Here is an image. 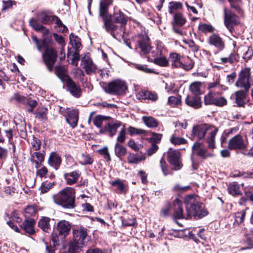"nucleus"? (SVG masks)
Here are the masks:
<instances>
[{
  "mask_svg": "<svg viewBox=\"0 0 253 253\" xmlns=\"http://www.w3.org/2000/svg\"><path fill=\"white\" fill-rule=\"evenodd\" d=\"M218 130V128L214 126L202 124L193 126L192 135L199 140H201L204 139L207 135L206 140L209 144L208 147L211 149H213L215 147V135Z\"/></svg>",
  "mask_w": 253,
  "mask_h": 253,
  "instance_id": "nucleus-4",
  "label": "nucleus"
},
{
  "mask_svg": "<svg viewBox=\"0 0 253 253\" xmlns=\"http://www.w3.org/2000/svg\"><path fill=\"white\" fill-rule=\"evenodd\" d=\"M3 6L2 10H4L11 8L13 5L16 4V2L14 0H9L6 1H3Z\"/></svg>",
  "mask_w": 253,
  "mask_h": 253,
  "instance_id": "nucleus-64",
  "label": "nucleus"
},
{
  "mask_svg": "<svg viewBox=\"0 0 253 253\" xmlns=\"http://www.w3.org/2000/svg\"><path fill=\"white\" fill-rule=\"evenodd\" d=\"M128 131L130 135L133 136L135 135H146L147 131L143 129L138 128L135 127L129 126L128 127Z\"/></svg>",
  "mask_w": 253,
  "mask_h": 253,
  "instance_id": "nucleus-44",
  "label": "nucleus"
},
{
  "mask_svg": "<svg viewBox=\"0 0 253 253\" xmlns=\"http://www.w3.org/2000/svg\"><path fill=\"white\" fill-rule=\"evenodd\" d=\"M113 18L116 23L125 25L127 22V18L125 16L124 14L120 11L115 12Z\"/></svg>",
  "mask_w": 253,
  "mask_h": 253,
  "instance_id": "nucleus-36",
  "label": "nucleus"
},
{
  "mask_svg": "<svg viewBox=\"0 0 253 253\" xmlns=\"http://www.w3.org/2000/svg\"><path fill=\"white\" fill-rule=\"evenodd\" d=\"M47 111V109L45 108H41L38 109L37 111L35 113L36 118L40 120L46 119Z\"/></svg>",
  "mask_w": 253,
  "mask_h": 253,
  "instance_id": "nucleus-52",
  "label": "nucleus"
},
{
  "mask_svg": "<svg viewBox=\"0 0 253 253\" xmlns=\"http://www.w3.org/2000/svg\"><path fill=\"white\" fill-rule=\"evenodd\" d=\"M198 29L200 31L204 33H211L214 30V28L211 25L207 24H201L199 25Z\"/></svg>",
  "mask_w": 253,
  "mask_h": 253,
  "instance_id": "nucleus-51",
  "label": "nucleus"
},
{
  "mask_svg": "<svg viewBox=\"0 0 253 253\" xmlns=\"http://www.w3.org/2000/svg\"><path fill=\"white\" fill-rule=\"evenodd\" d=\"M228 1L230 3L231 8L235 9L239 13H240L241 0H228Z\"/></svg>",
  "mask_w": 253,
  "mask_h": 253,
  "instance_id": "nucleus-58",
  "label": "nucleus"
},
{
  "mask_svg": "<svg viewBox=\"0 0 253 253\" xmlns=\"http://www.w3.org/2000/svg\"><path fill=\"white\" fill-rule=\"evenodd\" d=\"M78 112L77 110H71L68 112V117L66 121L72 127L77 126L78 121Z\"/></svg>",
  "mask_w": 253,
  "mask_h": 253,
  "instance_id": "nucleus-26",
  "label": "nucleus"
},
{
  "mask_svg": "<svg viewBox=\"0 0 253 253\" xmlns=\"http://www.w3.org/2000/svg\"><path fill=\"white\" fill-rule=\"evenodd\" d=\"M154 63L160 66L166 67L169 65V60L165 57H160L154 59Z\"/></svg>",
  "mask_w": 253,
  "mask_h": 253,
  "instance_id": "nucleus-53",
  "label": "nucleus"
},
{
  "mask_svg": "<svg viewBox=\"0 0 253 253\" xmlns=\"http://www.w3.org/2000/svg\"><path fill=\"white\" fill-rule=\"evenodd\" d=\"M168 161L174 170H178L182 168L180 160V153L179 151L169 149L167 152Z\"/></svg>",
  "mask_w": 253,
  "mask_h": 253,
  "instance_id": "nucleus-10",
  "label": "nucleus"
},
{
  "mask_svg": "<svg viewBox=\"0 0 253 253\" xmlns=\"http://www.w3.org/2000/svg\"><path fill=\"white\" fill-rule=\"evenodd\" d=\"M83 68L88 74L95 73L97 69L96 66L93 64L91 59L88 55H85L82 59Z\"/></svg>",
  "mask_w": 253,
  "mask_h": 253,
  "instance_id": "nucleus-16",
  "label": "nucleus"
},
{
  "mask_svg": "<svg viewBox=\"0 0 253 253\" xmlns=\"http://www.w3.org/2000/svg\"><path fill=\"white\" fill-rule=\"evenodd\" d=\"M54 202L64 208L73 209L75 207V190L66 187L52 196Z\"/></svg>",
  "mask_w": 253,
  "mask_h": 253,
  "instance_id": "nucleus-5",
  "label": "nucleus"
},
{
  "mask_svg": "<svg viewBox=\"0 0 253 253\" xmlns=\"http://www.w3.org/2000/svg\"><path fill=\"white\" fill-rule=\"evenodd\" d=\"M111 184L114 187H116L117 189L119 190L120 193H122L125 189L124 184H123L122 181L119 179L112 181L111 183Z\"/></svg>",
  "mask_w": 253,
  "mask_h": 253,
  "instance_id": "nucleus-57",
  "label": "nucleus"
},
{
  "mask_svg": "<svg viewBox=\"0 0 253 253\" xmlns=\"http://www.w3.org/2000/svg\"><path fill=\"white\" fill-rule=\"evenodd\" d=\"M251 69L250 68L243 69L239 74L238 80L235 85L239 87L244 88L246 91H248L251 87L249 79L251 77Z\"/></svg>",
  "mask_w": 253,
  "mask_h": 253,
  "instance_id": "nucleus-9",
  "label": "nucleus"
},
{
  "mask_svg": "<svg viewBox=\"0 0 253 253\" xmlns=\"http://www.w3.org/2000/svg\"><path fill=\"white\" fill-rule=\"evenodd\" d=\"M228 191L229 193L233 196L240 195L242 194L239 184L236 182H233L229 184L228 187Z\"/></svg>",
  "mask_w": 253,
  "mask_h": 253,
  "instance_id": "nucleus-37",
  "label": "nucleus"
},
{
  "mask_svg": "<svg viewBox=\"0 0 253 253\" xmlns=\"http://www.w3.org/2000/svg\"><path fill=\"white\" fill-rule=\"evenodd\" d=\"M136 97L138 99H148L152 101H156L159 96L157 93L147 90H141L136 94Z\"/></svg>",
  "mask_w": 253,
  "mask_h": 253,
  "instance_id": "nucleus-18",
  "label": "nucleus"
},
{
  "mask_svg": "<svg viewBox=\"0 0 253 253\" xmlns=\"http://www.w3.org/2000/svg\"><path fill=\"white\" fill-rule=\"evenodd\" d=\"M242 50L244 52L243 57L246 60L250 59L253 55V50L251 48L245 47L242 48Z\"/></svg>",
  "mask_w": 253,
  "mask_h": 253,
  "instance_id": "nucleus-55",
  "label": "nucleus"
},
{
  "mask_svg": "<svg viewBox=\"0 0 253 253\" xmlns=\"http://www.w3.org/2000/svg\"><path fill=\"white\" fill-rule=\"evenodd\" d=\"M68 90L73 96L79 97L82 94V90L79 85H77L71 79H68L65 83Z\"/></svg>",
  "mask_w": 253,
  "mask_h": 253,
  "instance_id": "nucleus-19",
  "label": "nucleus"
},
{
  "mask_svg": "<svg viewBox=\"0 0 253 253\" xmlns=\"http://www.w3.org/2000/svg\"><path fill=\"white\" fill-rule=\"evenodd\" d=\"M93 162V159L87 154L83 153L79 157V163L82 165H91Z\"/></svg>",
  "mask_w": 253,
  "mask_h": 253,
  "instance_id": "nucleus-42",
  "label": "nucleus"
},
{
  "mask_svg": "<svg viewBox=\"0 0 253 253\" xmlns=\"http://www.w3.org/2000/svg\"><path fill=\"white\" fill-rule=\"evenodd\" d=\"M193 152L203 159L211 157L212 154L207 152V149L203 144L195 142L192 146Z\"/></svg>",
  "mask_w": 253,
  "mask_h": 253,
  "instance_id": "nucleus-14",
  "label": "nucleus"
},
{
  "mask_svg": "<svg viewBox=\"0 0 253 253\" xmlns=\"http://www.w3.org/2000/svg\"><path fill=\"white\" fill-rule=\"evenodd\" d=\"M127 145L134 151H138L142 148L141 144L135 142L133 139H130L127 142Z\"/></svg>",
  "mask_w": 253,
  "mask_h": 253,
  "instance_id": "nucleus-62",
  "label": "nucleus"
},
{
  "mask_svg": "<svg viewBox=\"0 0 253 253\" xmlns=\"http://www.w3.org/2000/svg\"><path fill=\"white\" fill-rule=\"evenodd\" d=\"M71 229L69 222L66 220H61L57 223V230L61 235L67 236Z\"/></svg>",
  "mask_w": 253,
  "mask_h": 253,
  "instance_id": "nucleus-23",
  "label": "nucleus"
},
{
  "mask_svg": "<svg viewBox=\"0 0 253 253\" xmlns=\"http://www.w3.org/2000/svg\"><path fill=\"white\" fill-rule=\"evenodd\" d=\"M81 175V171L76 170L65 173L64 174V177L66 180V183L71 185L76 183L78 181Z\"/></svg>",
  "mask_w": 253,
  "mask_h": 253,
  "instance_id": "nucleus-20",
  "label": "nucleus"
},
{
  "mask_svg": "<svg viewBox=\"0 0 253 253\" xmlns=\"http://www.w3.org/2000/svg\"><path fill=\"white\" fill-rule=\"evenodd\" d=\"M146 159L145 154H132L127 157V161L129 164H138Z\"/></svg>",
  "mask_w": 253,
  "mask_h": 253,
  "instance_id": "nucleus-32",
  "label": "nucleus"
},
{
  "mask_svg": "<svg viewBox=\"0 0 253 253\" xmlns=\"http://www.w3.org/2000/svg\"><path fill=\"white\" fill-rule=\"evenodd\" d=\"M83 247V245L73 239L68 244V251H64L62 253H78Z\"/></svg>",
  "mask_w": 253,
  "mask_h": 253,
  "instance_id": "nucleus-27",
  "label": "nucleus"
},
{
  "mask_svg": "<svg viewBox=\"0 0 253 253\" xmlns=\"http://www.w3.org/2000/svg\"><path fill=\"white\" fill-rule=\"evenodd\" d=\"M36 206L34 205H29L25 209L24 215L25 217L28 218L35 215L36 213Z\"/></svg>",
  "mask_w": 253,
  "mask_h": 253,
  "instance_id": "nucleus-46",
  "label": "nucleus"
},
{
  "mask_svg": "<svg viewBox=\"0 0 253 253\" xmlns=\"http://www.w3.org/2000/svg\"><path fill=\"white\" fill-rule=\"evenodd\" d=\"M169 141L170 143L174 145L185 144L187 143V140L185 139L183 137H178L175 134H172Z\"/></svg>",
  "mask_w": 253,
  "mask_h": 253,
  "instance_id": "nucleus-38",
  "label": "nucleus"
},
{
  "mask_svg": "<svg viewBox=\"0 0 253 253\" xmlns=\"http://www.w3.org/2000/svg\"><path fill=\"white\" fill-rule=\"evenodd\" d=\"M228 146L231 150H245L247 148V143L241 135H237L229 140Z\"/></svg>",
  "mask_w": 253,
  "mask_h": 253,
  "instance_id": "nucleus-11",
  "label": "nucleus"
},
{
  "mask_svg": "<svg viewBox=\"0 0 253 253\" xmlns=\"http://www.w3.org/2000/svg\"><path fill=\"white\" fill-rule=\"evenodd\" d=\"M55 73L58 77L63 83H66L68 79L71 78L67 74V70L63 66H57L55 67Z\"/></svg>",
  "mask_w": 253,
  "mask_h": 253,
  "instance_id": "nucleus-25",
  "label": "nucleus"
},
{
  "mask_svg": "<svg viewBox=\"0 0 253 253\" xmlns=\"http://www.w3.org/2000/svg\"><path fill=\"white\" fill-rule=\"evenodd\" d=\"M50 218L44 217L41 218L38 223V226L44 232H48L50 230V225L49 224Z\"/></svg>",
  "mask_w": 253,
  "mask_h": 253,
  "instance_id": "nucleus-34",
  "label": "nucleus"
},
{
  "mask_svg": "<svg viewBox=\"0 0 253 253\" xmlns=\"http://www.w3.org/2000/svg\"><path fill=\"white\" fill-rule=\"evenodd\" d=\"M174 19L175 23L179 26H182L186 22L182 14L179 13L174 15Z\"/></svg>",
  "mask_w": 253,
  "mask_h": 253,
  "instance_id": "nucleus-60",
  "label": "nucleus"
},
{
  "mask_svg": "<svg viewBox=\"0 0 253 253\" xmlns=\"http://www.w3.org/2000/svg\"><path fill=\"white\" fill-rule=\"evenodd\" d=\"M122 125V123L119 121L109 122L105 126L104 130H101L100 132L103 133L104 131H106L108 133L110 137H113L116 134L118 128L120 127Z\"/></svg>",
  "mask_w": 253,
  "mask_h": 253,
  "instance_id": "nucleus-17",
  "label": "nucleus"
},
{
  "mask_svg": "<svg viewBox=\"0 0 253 253\" xmlns=\"http://www.w3.org/2000/svg\"><path fill=\"white\" fill-rule=\"evenodd\" d=\"M126 131L125 129V126H124L121 129V130L119 132L118 137L117 138V142L119 144L124 143L126 138Z\"/></svg>",
  "mask_w": 253,
  "mask_h": 253,
  "instance_id": "nucleus-54",
  "label": "nucleus"
},
{
  "mask_svg": "<svg viewBox=\"0 0 253 253\" xmlns=\"http://www.w3.org/2000/svg\"><path fill=\"white\" fill-rule=\"evenodd\" d=\"M210 45H213L219 50H222L225 47V42L220 35L216 33L211 34L208 39Z\"/></svg>",
  "mask_w": 253,
  "mask_h": 253,
  "instance_id": "nucleus-13",
  "label": "nucleus"
},
{
  "mask_svg": "<svg viewBox=\"0 0 253 253\" xmlns=\"http://www.w3.org/2000/svg\"><path fill=\"white\" fill-rule=\"evenodd\" d=\"M35 224L34 219L29 218L24 221L21 227L26 233L29 234H33L35 233L34 229Z\"/></svg>",
  "mask_w": 253,
  "mask_h": 253,
  "instance_id": "nucleus-28",
  "label": "nucleus"
},
{
  "mask_svg": "<svg viewBox=\"0 0 253 253\" xmlns=\"http://www.w3.org/2000/svg\"><path fill=\"white\" fill-rule=\"evenodd\" d=\"M174 211L173 217L174 220L176 219L186 218V216L183 213V210L182 207V203L179 200L176 199L174 201Z\"/></svg>",
  "mask_w": 253,
  "mask_h": 253,
  "instance_id": "nucleus-22",
  "label": "nucleus"
},
{
  "mask_svg": "<svg viewBox=\"0 0 253 253\" xmlns=\"http://www.w3.org/2000/svg\"><path fill=\"white\" fill-rule=\"evenodd\" d=\"M142 120L144 124L149 128H156L159 125V121L152 116H143Z\"/></svg>",
  "mask_w": 253,
  "mask_h": 253,
  "instance_id": "nucleus-30",
  "label": "nucleus"
},
{
  "mask_svg": "<svg viewBox=\"0 0 253 253\" xmlns=\"http://www.w3.org/2000/svg\"><path fill=\"white\" fill-rule=\"evenodd\" d=\"M168 104L171 107H176L181 104V96H171L169 97Z\"/></svg>",
  "mask_w": 253,
  "mask_h": 253,
  "instance_id": "nucleus-45",
  "label": "nucleus"
},
{
  "mask_svg": "<svg viewBox=\"0 0 253 253\" xmlns=\"http://www.w3.org/2000/svg\"><path fill=\"white\" fill-rule=\"evenodd\" d=\"M70 42L72 46L76 50L79 49L82 45L80 39L76 36L71 34L69 36Z\"/></svg>",
  "mask_w": 253,
  "mask_h": 253,
  "instance_id": "nucleus-39",
  "label": "nucleus"
},
{
  "mask_svg": "<svg viewBox=\"0 0 253 253\" xmlns=\"http://www.w3.org/2000/svg\"><path fill=\"white\" fill-rule=\"evenodd\" d=\"M113 0H100L99 3V16L102 18L106 31L117 40L123 38V32L121 27L115 25L111 21V15L108 10Z\"/></svg>",
  "mask_w": 253,
  "mask_h": 253,
  "instance_id": "nucleus-2",
  "label": "nucleus"
},
{
  "mask_svg": "<svg viewBox=\"0 0 253 253\" xmlns=\"http://www.w3.org/2000/svg\"><path fill=\"white\" fill-rule=\"evenodd\" d=\"M139 47L141 51L144 53H149L151 49V46L149 43V38L147 35H144L139 41Z\"/></svg>",
  "mask_w": 253,
  "mask_h": 253,
  "instance_id": "nucleus-24",
  "label": "nucleus"
},
{
  "mask_svg": "<svg viewBox=\"0 0 253 253\" xmlns=\"http://www.w3.org/2000/svg\"><path fill=\"white\" fill-rule=\"evenodd\" d=\"M48 162L50 166L57 169L61 163V159L58 154L52 152L49 155Z\"/></svg>",
  "mask_w": 253,
  "mask_h": 253,
  "instance_id": "nucleus-29",
  "label": "nucleus"
},
{
  "mask_svg": "<svg viewBox=\"0 0 253 253\" xmlns=\"http://www.w3.org/2000/svg\"><path fill=\"white\" fill-rule=\"evenodd\" d=\"M73 240L84 246L89 241L86 230L84 228L75 229L73 230Z\"/></svg>",
  "mask_w": 253,
  "mask_h": 253,
  "instance_id": "nucleus-12",
  "label": "nucleus"
},
{
  "mask_svg": "<svg viewBox=\"0 0 253 253\" xmlns=\"http://www.w3.org/2000/svg\"><path fill=\"white\" fill-rule=\"evenodd\" d=\"M245 215L246 211L243 210L236 212L234 215V224L236 223L237 224L239 225L242 223L244 220Z\"/></svg>",
  "mask_w": 253,
  "mask_h": 253,
  "instance_id": "nucleus-47",
  "label": "nucleus"
},
{
  "mask_svg": "<svg viewBox=\"0 0 253 253\" xmlns=\"http://www.w3.org/2000/svg\"><path fill=\"white\" fill-rule=\"evenodd\" d=\"M221 84L220 79L219 77H218L214 80L213 82L209 83L207 85V88L210 91H211L214 88L219 86Z\"/></svg>",
  "mask_w": 253,
  "mask_h": 253,
  "instance_id": "nucleus-61",
  "label": "nucleus"
},
{
  "mask_svg": "<svg viewBox=\"0 0 253 253\" xmlns=\"http://www.w3.org/2000/svg\"><path fill=\"white\" fill-rule=\"evenodd\" d=\"M236 55L234 53H231L228 57H221L217 62L219 64L230 63L232 64L237 61Z\"/></svg>",
  "mask_w": 253,
  "mask_h": 253,
  "instance_id": "nucleus-43",
  "label": "nucleus"
},
{
  "mask_svg": "<svg viewBox=\"0 0 253 253\" xmlns=\"http://www.w3.org/2000/svg\"><path fill=\"white\" fill-rule=\"evenodd\" d=\"M32 161L35 163L36 168L38 169L44 161V156L40 152H35L32 155Z\"/></svg>",
  "mask_w": 253,
  "mask_h": 253,
  "instance_id": "nucleus-35",
  "label": "nucleus"
},
{
  "mask_svg": "<svg viewBox=\"0 0 253 253\" xmlns=\"http://www.w3.org/2000/svg\"><path fill=\"white\" fill-rule=\"evenodd\" d=\"M206 105H214L218 107L224 106L227 104V101L224 97H216V96L204 97Z\"/></svg>",
  "mask_w": 253,
  "mask_h": 253,
  "instance_id": "nucleus-15",
  "label": "nucleus"
},
{
  "mask_svg": "<svg viewBox=\"0 0 253 253\" xmlns=\"http://www.w3.org/2000/svg\"><path fill=\"white\" fill-rule=\"evenodd\" d=\"M11 99L21 103H25L26 102H27V101H28V98L20 94L19 93H14Z\"/></svg>",
  "mask_w": 253,
  "mask_h": 253,
  "instance_id": "nucleus-56",
  "label": "nucleus"
},
{
  "mask_svg": "<svg viewBox=\"0 0 253 253\" xmlns=\"http://www.w3.org/2000/svg\"><path fill=\"white\" fill-rule=\"evenodd\" d=\"M126 153V150L125 146L118 143H116L115 145V153L118 157L125 156Z\"/></svg>",
  "mask_w": 253,
  "mask_h": 253,
  "instance_id": "nucleus-40",
  "label": "nucleus"
},
{
  "mask_svg": "<svg viewBox=\"0 0 253 253\" xmlns=\"http://www.w3.org/2000/svg\"><path fill=\"white\" fill-rule=\"evenodd\" d=\"M182 7V4L181 3L176 1H171L169 3V12L170 13H173V10L180 9Z\"/></svg>",
  "mask_w": 253,
  "mask_h": 253,
  "instance_id": "nucleus-59",
  "label": "nucleus"
},
{
  "mask_svg": "<svg viewBox=\"0 0 253 253\" xmlns=\"http://www.w3.org/2000/svg\"><path fill=\"white\" fill-rule=\"evenodd\" d=\"M186 205V218L193 217L195 219L203 217L208 213L204 205L200 202L198 197L194 195H190L184 199Z\"/></svg>",
  "mask_w": 253,
  "mask_h": 253,
  "instance_id": "nucleus-3",
  "label": "nucleus"
},
{
  "mask_svg": "<svg viewBox=\"0 0 253 253\" xmlns=\"http://www.w3.org/2000/svg\"><path fill=\"white\" fill-rule=\"evenodd\" d=\"M31 144L32 148L35 151L39 150L41 148V141L35 137H33L32 141H31Z\"/></svg>",
  "mask_w": 253,
  "mask_h": 253,
  "instance_id": "nucleus-63",
  "label": "nucleus"
},
{
  "mask_svg": "<svg viewBox=\"0 0 253 253\" xmlns=\"http://www.w3.org/2000/svg\"><path fill=\"white\" fill-rule=\"evenodd\" d=\"M169 60L172 68H181L186 71L191 70L194 65V62L188 57L186 61L183 62L182 57L177 53H170Z\"/></svg>",
  "mask_w": 253,
  "mask_h": 253,
  "instance_id": "nucleus-7",
  "label": "nucleus"
},
{
  "mask_svg": "<svg viewBox=\"0 0 253 253\" xmlns=\"http://www.w3.org/2000/svg\"><path fill=\"white\" fill-rule=\"evenodd\" d=\"M103 87L106 93L113 94H122L127 89L125 82L119 80L111 82Z\"/></svg>",
  "mask_w": 253,
  "mask_h": 253,
  "instance_id": "nucleus-8",
  "label": "nucleus"
},
{
  "mask_svg": "<svg viewBox=\"0 0 253 253\" xmlns=\"http://www.w3.org/2000/svg\"><path fill=\"white\" fill-rule=\"evenodd\" d=\"M225 89H224V85L222 84L220 85L219 86L214 88L205 96V97H208V96H214L218 95H221Z\"/></svg>",
  "mask_w": 253,
  "mask_h": 253,
  "instance_id": "nucleus-41",
  "label": "nucleus"
},
{
  "mask_svg": "<svg viewBox=\"0 0 253 253\" xmlns=\"http://www.w3.org/2000/svg\"><path fill=\"white\" fill-rule=\"evenodd\" d=\"M223 12L224 23L225 27L233 37L237 38L238 34L237 32V27L241 25L239 17L225 7L223 8Z\"/></svg>",
  "mask_w": 253,
  "mask_h": 253,
  "instance_id": "nucleus-6",
  "label": "nucleus"
},
{
  "mask_svg": "<svg viewBox=\"0 0 253 253\" xmlns=\"http://www.w3.org/2000/svg\"><path fill=\"white\" fill-rule=\"evenodd\" d=\"M54 16L46 14L45 13H42L39 15V18L43 24H48L54 21Z\"/></svg>",
  "mask_w": 253,
  "mask_h": 253,
  "instance_id": "nucleus-48",
  "label": "nucleus"
},
{
  "mask_svg": "<svg viewBox=\"0 0 253 253\" xmlns=\"http://www.w3.org/2000/svg\"><path fill=\"white\" fill-rule=\"evenodd\" d=\"M110 118L109 117L97 115L93 119V124L97 127H101L104 120H107Z\"/></svg>",
  "mask_w": 253,
  "mask_h": 253,
  "instance_id": "nucleus-49",
  "label": "nucleus"
},
{
  "mask_svg": "<svg viewBox=\"0 0 253 253\" xmlns=\"http://www.w3.org/2000/svg\"><path fill=\"white\" fill-rule=\"evenodd\" d=\"M30 24L35 30L41 32L43 36L42 43L43 47L45 48L46 50L42 54V59L49 71L51 72L56 62L57 54L54 49L48 48L52 42L49 30L34 19L30 20Z\"/></svg>",
  "mask_w": 253,
  "mask_h": 253,
  "instance_id": "nucleus-1",
  "label": "nucleus"
},
{
  "mask_svg": "<svg viewBox=\"0 0 253 253\" xmlns=\"http://www.w3.org/2000/svg\"><path fill=\"white\" fill-rule=\"evenodd\" d=\"M202 83L200 82H194L191 83L189 87V91L194 95H199L203 93L202 90Z\"/></svg>",
  "mask_w": 253,
  "mask_h": 253,
  "instance_id": "nucleus-33",
  "label": "nucleus"
},
{
  "mask_svg": "<svg viewBox=\"0 0 253 253\" xmlns=\"http://www.w3.org/2000/svg\"><path fill=\"white\" fill-rule=\"evenodd\" d=\"M185 103L189 106L195 109H198L202 106L201 99L198 95L191 96L188 95L185 99Z\"/></svg>",
  "mask_w": 253,
  "mask_h": 253,
  "instance_id": "nucleus-21",
  "label": "nucleus"
},
{
  "mask_svg": "<svg viewBox=\"0 0 253 253\" xmlns=\"http://www.w3.org/2000/svg\"><path fill=\"white\" fill-rule=\"evenodd\" d=\"M247 92L245 90L237 91L235 93V102L238 106L243 107L245 105Z\"/></svg>",
  "mask_w": 253,
  "mask_h": 253,
  "instance_id": "nucleus-31",
  "label": "nucleus"
},
{
  "mask_svg": "<svg viewBox=\"0 0 253 253\" xmlns=\"http://www.w3.org/2000/svg\"><path fill=\"white\" fill-rule=\"evenodd\" d=\"M152 136L148 139L149 141L152 143H159L162 139L163 134L154 132H151Z\"/></svg>",
  "mask_w": 253,
  "mask_h": 253,
  "instance_id": "nucleus-50",
  "label": "nucleus"
}]
</instances>
